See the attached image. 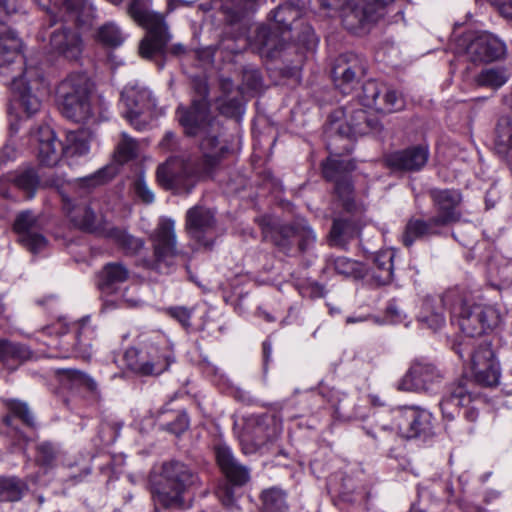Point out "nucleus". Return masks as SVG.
Segmentation results:
<instances>
[{
  "label": "nucleus",
  "mask_w": 512,
  "mask_h": 512,
  "mask_svg": "<svg viewBox=\"0 0 512 512\" xmlns=\"http://www.w3.org/2000/svg\"><path fill=\"white\" fill-rule=\"evenodd\" d=\"M436 214L427 220L411 218L403 234V244L410 247L416 239L440 236L442 229L460 221L462 194L456 189L432 188L428 192Z\"/></svg>",
  "instance_id": "7ed1b4c3"
},
{
  "label": "nucleus",
  "mask_w": 512,
  "mask_h": 512,
  "mask_svg": "<svg viewBox=\"0 0 512 512\" xmlns=\"http://www.w3.org/2000/svg\"><path fill=\"white\" fill-rule=\"evenodd\" d=\"M174 225L171 219H160L151 237L154 258L148 263V267L161 274H169L180 255L176 247Z\"/></svg>",
  "instance_id": "f8f14e48"
},
{
  "label": "nucleus",
  "mask_w": 512,
  "mask_h": 512,
  "mask_svg": "<svg viewBox=\"0 0 512 512\" xmlns=\"http://www.w3.org/2000/svg\"><path fill=\"white\" fill-rule=\"evenodd\" d=\"M8 409L9 412L19 418L27 427H35L34 416L26 403L12 400L8 403Z\"/></svg>",
  "instance_id": "13d9d810"
},
{
  "label": "nucleus",
  "mask_w": 512,
  "mask_h": 512,
  "mask_svg": "<svg viewBox=\"0 0 512 512\" xmlns=\"http://www.w3.org/2000/svg\"><path fill=\"white\" fill-rule=\"evenodd\" d=\"M301 11L293 4L286 3L279 5L273 11V19L277 25L275 28L286 33L292 29V24L299 19Z\"/></svg>",
  "instance_id": "37998d69"
},
{
  "label": "nucleus",
  "mask_w": 512,
  "mask_h": 512,
  "mask_svg": "<svg viewBox=\"0 0 512 512\" xmlns=\"http://www.w3.org/2000/svg\"><path fill=\"white\" fill-rule=\"evenodd\" d=\"M429 156L428 146L417 144L389 153L385 157V162L395 171L418 172L425 167Z\"/></svg>",
  "instance_id": "b1692460"
},
{
  "label": "nucleus",
  "mask_w": 512,
  "mask_h": 512,
  "mask_svg": "<svg viewBox=\"0 0 512 512\" xmlns=\"http://www.w3.org/2000/svg\"><path fill=\"white\" fill-rule=\"evenodd\" d=\"M380 7L367 2L356 3L344 13L343 24L351 31L364 28L366 24L377 21L381 16Z\"/></svg>",
  "instance_id": "7c9ffc66"
},
{
  "label": "nucleus",
  "mask_w": 512,
  "mask_h": 512,
  "mask_svg": "<svg viewBox=\"0 0 512 512\" xmlns=\"http://www.w3.org/2000/svg\"><path fill=\"white\" fill-rule=\"evenodd\" d=\"M135 193L137 196L146 204H150L154 201V194L148 188L146 182L142 178H138L135 183Z\"/></svg>",
  "instance_id": "0e129e2a"
},
{
  "label": "nucleus",
  "mask_w": 512,
  "mask_h": 512,
  "mask_svg": "<svg viewBox=\"0 0 512 512\" xmlns=\"http://www.w3.org/2000/svg\"><path fill=\"white\" fill-rule=\"evenodd\" d=\"M480 400V392L475 390L474 383L468 378H462L447 388L440 408L443 416L450 420L455 418L461 408H465L464 417L470 422H475L479 416L475 404Z\"/></svg>",
  "instance_id": "9b49d317"
},
{
  "label": "nucleus",
  "mask_w": 512,
  "mask_h": 512,
  "mask_svg": "<svg viewBox=\"0 0 512 512\" xmlns=\"http://www.w3.org/2000/svg\"><path fill=\"white\" fill-rule=\"evenodd\" d=\"M215 227L216 218L211 209L196 205L186 212L185 229L189 237L207 250L213 247Z\"/></svg>",
  "instance_id": "aec40b11"
},
{
  "label": "nucleus",
  "mask_w": 512,
  "mask_h": 512,
  "mask_svg": "<svg viewBox=\"0 0 512 512\" xmlns=\"http://www.w3.org/2000/svg\"><path fill=\"white\" fill-rule=\"evenodd\" d=\"M63 154L69 156H81L89 151V144L84 138V133L70 131L66 137V144H63Z\"/></svg>",
  "instance_id": "de8ad7c7"
},
{
  "label": "nucleus",
  "mask_w": 512,
  "mask_h": 512,
  "mask_svg": "<svg viewBox=\"0 0 512 512\" xmlns=\"http://www.w3.org/2000/svg\"><path fill=\"white\" fill-rule=\"evenodd\" d=\"M225 27L216 44L218 50L237 54L242 50L237 44L246 34V26L242 23L245 8L242 0H224L221 5Z\"/></svg>",
  "instance_id": "4468645a"
},
{
  "label": "nucleus",
  "mask_w": 512,
  "mask_h": 512,
  "mask_svg": "<svg viewBox=\"0 0 512 512\" xmlns=\"http://www.w3.org/2000/svg\"><path fill=\"white\" fill-rule=\"evenodd\" d=\"M151 0H131L126 12L139 26L146 30L145 37L140 41L139 50L144 57L163 53L172 36L162 14L151 11Z\"/></svg>",
  "instance_id": "39448f33"
},
{
  "label": "nucleus",
  "mask_w": 512,
  "mask_h": 512,
  "mask_svg": "<svg viewBox=\"0 0 512 512\" xmlns=\"http://www.w3.org/2000/svg\"><path fill=\"white\" fill-rule=\"evenodd\" d=\"M271 242L277 250L289 257H298L313 251L317 235L306 219H295L282 224L273 232Z\"/></svg>",
  "instance_id": "6e6552de"
},
{
  "label": "nucleus",
  "mask_w": 512,
  "mask_h": 512,
  "mask_svg": "<svg viewBox=\"0 0 512 512\" xmlns=\"http://www.w3.org/2000/svg\"><path fill=\"white\" fill-rule=\"evenodd\" d=\"M261 501L263 512H287L289 509L286 492L278 487L264 490Z\"/></svg>",
  "instance_id": "a19ab883"
},
{
  "label": "nucleus",
  "mask_w": 512,
  "mask_h": 512,
  "mask_svg": "<svg viewBox=\"0 0 512 512\" xmlns=\"http://www.w3.org/2000/svg\"><path fill=\"white\" fill-rule=\"evenodd\" d=\"M398 433L407 439L433 435L432 414L415 406L399 407L393 411Z\"/></svg>",
  "instance_id": "a211bd4d"
},
{
  "label": "nucleus",
  "mask_w": 512,
  "mask_h": 512,
  "mask_svg": "<svg viewBox=\"0 0 512 512\" xmlns=\"http://www.w3.org/2000/svg\"><path fill=\"white\" fill-rule=\"evenodd\" d=\"M257 223L259 224V226L262 229L264 238L269 239L270 241H271V236H272L273 232L278 230L279 226H280V225L276 226L273 222V219L268 215H264V216H261L260 218H258Z\"/></svg>",
  "instance_id": "774afa93"
},
{
  "label": "nucleus",
  "mask_w": 512,
  "mask_h": 512,
  "mask_svg": "<svg viewBox=\"0 0 512 512\" xmlns=\"http://www.w3.org/2000/svg\"><path fill=\"white\" fill-rule=\"evenodd\" d=\"M106 237L114 240L127 255H135L144 247L142 239L134 237L118 227H110L106 232Z\"/></svg>",
  "instance_id": "ea45409f"
},
{
  "label": "nucleus",
  "mask_w": 512,
  "mask_h": 512,
  "mask_svg": "<svg viewBox=\"0 0 512 512\" xmlns=\"http://www.w3.org/2000/svg\"><path fill=\"white\" fill-rule=\"evenodd\" d=\"M328 144L330 156L321 163L322 175L327 181L334 182V191L341 201L343 208L347 212H352L356 208L354 201V187L351 180V173L356 169L355 161L342 158L343 153L349 154L353 150L352 143L343 146V152L333 151Z\"/></svg>",
  "instance_id": "423d86ee"
},
{
  "label": "nucleus",
  "mask_w": 512,
  "mask_h": 512,
  "mask_svg": "<svg viewBox=\"0 0 512 512\" xmlns=\"http://www.w3.org/2000/svg\"><path fill=\"white\" fill-rule=\"evenodd\" d=\"M33 358V352L24 344L0 338V362L15 370L23 362Z\"/></svg>",
  "instance_id": "f704fd0d"
},
{
  "label": "nucleus",
  "mask_w": 512,
  "mask_h": 512,
  "mask_svg": "<svg viewBox=\"0 0 512 512\" xmlns=\"http://www.w3.org/2000/svg\"><path fill=\"white\" fill-rule=\"evenodd\" d=\"M168 45V43L166 44ZM167 53H170L171 55L173 56H181V55H184L186 53V48L184 45L180 44V43H177V44H174L172 45L169 49L167 48V46H165V50L163 51V53H158V54H155L151 57H144L140 52V56L144 59H148V60H156L158 58L161 59V62L158 63V66L160 68H162L164 66V58L166 56Z\"/></svg>",
  "instance_id": "680f3d73"
},
{
  "label": "nucleus",
  "mask_w": 512,
  "mask_h": 512,
  "mask_svg": "<svg viewBox=\"0 0 512 512\" xmlns=\"http://www.w3.org/2000/svg\"><path fill=\"white\" fill-rule=\"evenodd\" d=\"M452 319L468 337L481 336L500 323V314L490 305L476 303L470 298H460L452 308Z\"/></svg>",
  "instance_id": "0eeeda50"
},
{
  "label": "nucleus",
  "mask_w": 512,
  "mask_h": 512,
  "mask_svg": "<svg viewBox=\"0 0 512 512\" xmlns=\"http://www.w3.org/2000/svg\"><path fill=\"white\" fill-rule=\"evenodd\" d=\"M16 187L26 194L27 199L35 196L40 185V179L37 172L33 168L25 169L19 172L13 179Z\"/></svg>",
  "instance_id": "49530a36"
},
{
  "label": "nucleus",
  "mask_w": 512,
  "mask_h": 512,
  "mask_svg": "<svg viewBox=\"0 0 512 512\" xmlns=\"http://www.w3.org/2000/svg\"><path fill=\"white\" fill-rule=\"evenodd\" d=\"M58 450L50 441H43L36 445V464L43 467H50L57 458Z\"/></svg>",
  "instance_id": "864d4df0"
},
{
  "label": "nucleus",
  "mask_w": 512,
  "mask_h": 512,
  "mask_svg": "<svg viewBox=\"0 0 512 512\" xmlns=\"http://www.w3.org/2000/svg\"><path fill=\"white\" fill-rule=\"evenodd\" d=\"M21 40L13 30L0 32V69L5 68L14 71L12 67L18 63L22 65V55L20 53ZM21 70V66H19Z\"/></svg>",
  "instance_id": "2f4dec72"
},
{
  "label": "nucleus",
  "mask_w": 512,
  "mask_h": 512,
  "mask_svg": "<svg viewBox=\"0 0 512 512\" xmlns=\"http://www.w3.org/2000/svg\"><path fill=\"white\" fill-rule=\"evenodd\" d=\"M334 270L344 276L358 277L361 274L360 265L346 257H337L331 260Z\"/></svg>",
  "instance_id": "4d7b16f0"
},
{
  "label": "nucleus",
  "mask_w": 512,
  "mask_h": 512,
  "mask_svg": "<svg viewBox=\"0 0 512 512\" xmlns=\"http://www.w3.org/2000/svg\"><path fill=\"white\" fill-rule=\"evenodd\" d=\"M393 259L391 251H381L373 257L372 275L379 285H387L392 281Z\"/></svg>",
  "instance_id": "58836bf2"
},
{
  "label": "nucleus",
  "mask_w": 512,
  "mask_h": 512,
  "mask_svg": "<svg viewBox=\"0 0 512 512\" xmlns=\"http://www.w3.org/2000/svg\"><path fill=\"white\" fill-rule=\"evenodd\" d=\"M71 222L81 229L89 233H97L106 237V232L110 227L102 214H97L90 206H76L69 211Z\"/></svg>",
  "instance_id": "c756f323"
},
{
  "label": "nucleus",
  "mask_w": 512,
  "mask_h": 512,
  "mask_svg": "<svg viewBox=\"0 0 512 512\" xmlns=\"http://www.w3.org/2000/svg\"><path fill=\"white\" fill-rule=\"evenodd\" d=\"M129 269L121 262H109L105 264L98 274V288L103 293H112L118 286L128 280Z\"/></svg>",
  "instance_id": "473e14b6"
},
{
  "label": "nucleus",
  "mask_w": 512,
  "mask_h": 512,
  "mask_svg": "<svg viewBox=\"0 0 512 512\" xmlns=\"http://www.w3.org/2000/svg\"><path fill=\"white\" fill-rule=\"evenodd\" d=\"M456 53L475 64L490 63L503 59L507 53V46L492 33L470 32L456 40Z\"/></svg>",
  "instance_id": "1a4fd4ad"
},
{
  "label": "nucleus",
  "mask_w": 512,
  "mask_h": 512,
  "mask_svg": "<svg viewBox=\"0 0 512 512\" xmlns=\"http://www.w3.org/2000/svg\"><path fill=\"white\" fill-rule=\"evenodd\" d=\"M508 80L507 72L501 67H490L482 69L475 77L478 86L490 89H499Z\"/></svg>",
  "instance_id": "c03bdc74"
},
{
  "label": "nucleus",
  "mask_w": 512,
  "mask_h": 512,
  "mask_svg": "<svg viewBox=\"0 0 512 512\" xmlns=\"http://www.w3.org/2000/svg\"><path fill=\"white\" fill-rule=\"evenodd\" d=\"M28 491V484L21 478L0 476V502H18Z\"/></svg>",
  "instance_id": "4c0bfd02"
},
{
  "label": "nucleus",
  "mask_w": 512,
  "mask_h": 512,
  "mask_svg": "<svg viewBox=\"0 0 512 512\" xmlns=\"http://www.w3.org/2000/svg\"><path fill=\"white\" fill-rule=\"evenodd\" d=\"M12 89L18 94V102L27 116L36 114L42 102L38 95L44 88V76L42 71L35 67H27L23 73L11 75Z\"/></svg>",
  "instance_id": "2eb2a0df"
},
{
  "label": "nucleus",
  "mask_w": 512,
  "mask_h": 512,
  "mask_svg": "<svg viewBox=\"0 0 512 512\" xmlns=\"http://www.w3.org/2000/svg\"><path fill=\"white\" fill-rule=\"evenodd\" d=\"M243 82L250 89H258L262 83L260 72L256 69H245L243 72Z\"/></svg>",
  "instance_id": "69168bd1"
},
{
  "label": "nucleus",
  "mask_w": 512,
  "mask_h": 512,
  "mask_svg": "<svg viewBox=\"0 0 512 512\" xmlns=\"http://www.w3.org/2000/svg\"><path fill=\"white\" fill-rule=\"evenodd\" d=\"M167 313L172 318L176 319L183 327L189 328L191 326L190 319L192 316V310L178 306L168 308Z\"/></svg>",
  "instance_id": "052dcab7"
},
{
  "label": "nucleus",
  "mask_w": 512,
  "mask_h": 512,
  "mask_svg": "<svg viewBox=\"0 0 512 512\" xmlns=\"http://www.w3.org/2000/svg\"><path fill=\"white\" fill-rule=\"evenodd\" d=\"M207 94V88L200 86L199 96L194 98L189 106L179 105L175 116L184 134L198 140L202 152V158L197 164L198 172L211 176L228 153V146L219 140L222 136V126L211 114Z\"/></svg>",
  "instance_id": "f257e3e1"
},
{
  "label": "nucleus",
  "mask_w": 512,
  "mask_h": 512,
  "mask_svg": "<svg viewBox=\"0 0 512 512\" xmlns=\"http://www.w3.org/2000/svg\"><path fill=\"white\" fill-rule=\"evenodd\" d=\"M217 497L226 507H232L235 502L234 490L229 484L220 486L216 491Z\"/></svg>",
  "instance_id": "338daca9"
},
{
  "label": "nucleus",
  "mask_w": 512,
  "mask_h": 512,
  "mask_svg": "<svg viewBox=\"0 0 512 512\" xmlns=\"http://www.w3.org/2000/svg\"><path fill=\"white\" fill-rule=\"evenodd\" d=\"M49 53L64 58L69 62H78L84 50V42L80 33L71 26L57 24L50 20Z\"/></svg>",
  "instance_id": "f3484780"
},
{
  "label": "nucleus",
  "mask_w": 512,
  "mask_h": 512,
  "mask_svg": "<svg viewBox=\"0 0 512 512\" xmlns=\"http://www.w3.org/2000/svg\"><path fill=\"white\" fill-rule=\"evenodd\" d=\"M35 138L38 142L37 158L41 165L52 167L63 154V143L56 138L49 126L40 127Z\"/></svg>",
  "instance_id": "cd10ccee"
},
{
  "label": "nucleus",
  "mask_w": 512,
  "mask_h": 512,
  "mask_svg": "<svg viewBox=\"0 0 512 512\" xmlns=\"http://www.w3.org/2000/svg\"><path fill=\"white\" fill-rule=\"evenodd\" d=\"M91 92L92 83L86 74H69L56 90L62 115L76 123H87L93 117Z\"/></svg>",
  "instance_id": "20e7f679"
},
{
  "label": "nucleus",
  "mask_w": 512,
  "mask_h": 512,
  "mask_svg": "<svg viewBox=\"0 0 512 512\" xmlns=\"http://www.w3.org/2000/svg\"><path fill=\"white\" fill-rule=\"evenodd\" d=\"M55 6L64 7L67 11L75 13V21L80 25L90 24L94 9L86 0H53Z\"/></svg>",
  "instance_id": "79ce46f5"
},
{
  "label": "nucleus",
  "mask_w": 512,
  "mask_h": 512,
  "mask_svg": "<svg viewBox=\"0 0 512 512\" xmlns=\"http://www.w3.org/2000/svg\"><path fill=\"white\" fill-rule=\"evenodd\" d=\"M179 166V161L168 160L157 168V181L162 187L165 189H173L181 184V178L177 171Z\"/></svg>",
  "instance_id": "a18cd8bd"
},
{
  "label": "nucleus",
  "mask_w": 512,
  "mask_h": 512,
  "mask_svg": "<svg viewBox=\"0 0 512 512\" xmlns=\"http://www.w3.org/2000/svg\"><path fill=\"white\" fill-rule=\"evenodd\" d=\"M128 368L141 376H158L167 371L175 357L168 346L146 344L142 349L129 348L124 355Z\"/></svg>",
  "instance_id": "9d476101"
},
{
  "label": "nucleus",
  "mask_w": 512,
  "mask_h": 512,
  "mask_svg": "<svg viewBox=\"0 0 512 512\" xmlns=\"http://www.w3.org/2000/svg\"><path fill=\"white\" fill-rule=\"evenodd\" d=\"M454 296V293L449 292L443 296L426 297L418 316L419 322L434 331L442 328L445 324V306L454 299Z\"/></svg>",
  "instance_id": "c85d7f7f"
},
{
  "label": "nucleus",
  "mask_w": 512,
  "mask_h": 512,
  "mask_svg": "<svg viewBox=\"0 0 512 512\" xmlns=\"http://www.w3.org/2000/svg\"><path fill=\"white\" fill-rule=\"evenodd\" d=\"M494 148L502 159L512 164V115H504L497 120Z\"/></svg>",
  "instance_id": "72a5a7b5"
},
{
  "label": "nucleus",
  "mask_w": 512,
  "mask_h": 512,
  "mask_svg": "<svg viewBox=\"0 0 512 512\" xmlns=\"http://www.w3.org/2000/svg\"><path fill=\"white\" fill-rule=\"evenodd\" d=\"M18 150L12 140H8L0 150V167L16 159Z\"/></svg>",
  "instance_id": "e2e57ef3"
},
{
  "label": "nucleus",
  "mask_w": 512,
  "mask_h": 512,
  "mask_svg": "<svg viewBox=\"0 0 512 512\" xmlns=\"http://www.w3.org/2000/svg\"><path fill=\"white\" fill-rule=\"evenodd\" d=\"M121 100L126 108L124 117L136 130H144L148 121L144 116L151 106V94L147 89L126 86L121 93Z\"/></svg>",
  "instance_id": "4be33fe9"
},
{
  "label": "nucleus",
  "mask_w": 512,
  "mask_h": 512,
  "mask_svg": "<svg viewBox=\"0 0 512 512\" xmlns=\"http://www.w3.org/2000/svg\"><path fill=\"white\" fill-rule=\"evenodd\" d=\"M121 136L122 139L118 143L115 157L119 163L123 164L137 156L138 144L125 132Z\"/></svg>",
  "instance_id": "3c124183"
},
{
  "label": "nucleus",
  "mask_w": 512,
  "mask_h": 512,
  "mask_svg": "<svg viewBox=\"0 0 512 512\" xmlns=\"http://www.w3.org/2000/svg\"><path fill=\"white\" fill-rule=\"evenodd\" d=\"M383 90H385L383 102L379 103L378 110L391 113L401 110L404 107L405 102L401 94H399L396 90L389 88L383 87Z\"/></svg>",
  "instance_id": "6e6d98bb"
},
{
  "label": "nucleus",
  "mask_w": 512,
  "mask_h": 512,
  "mask_svg": "<svg viewBox=\"0 0 512 512\" xmlns=\"http://www.w3.org/2000/svg\"><path fill=\"white\" fill-rule=\"evenodd\" d=\"M365 73L364 61L353 53L339 56L331 71L335 86L343 94L351 93Z\"/></svg>",
  "instance_id": "412c9836"
},
{
  "label": "nucleus",
  "mask_w": 512,
  "mask_h": 512,
  "mask_svg": "<svg viewBox=\"0 0 512 512\" xmlns=\"http://www.w3.org/2000/svg\"><path fill=\"white\" fill-rule=\"evenodd\" d=\"M338 113L344 114L346 120L345 122L330 121L326 131L333 135V141H336L338 138L350 139L370 133L378 134L383 129L379 118L364 109L339 111Z\"/></svg>",
  "instance_id": "ddd939ff"
},
{
  "label": "nucleus",
  "mask_w": 512,
  "mask_h": 512,
  "mask_svg": "<svg viewBox=\"0 0 512 512\" xmlns=\"http://www.w3.org/2000/svg\"><path fill=\"white\" fill-rule=\"evenodd\" d=\"M278 435V428L272 415H253L245 420L240 441L245 453L256 452Z\"/></svg>",
  "instance_id": "dca6fc26"
},
{
  "label": "nucleus",
  "mask_w": 512,
  "mask_h": 512,
  "mask_svg": "<svg viewBox=\"0 0 512 512\" xmlns=\"http://www.w3.org/2000/svg\"><path fill=\"white\" fill-rule=\"evenodd\" d=\"M359 233L360 229L355 222L349 219L335 218L329 233L330 243L343 247L350 240L358 237Z\"/></svg>",
  "instance_id": "e433bc0d"
},
{
  "label": "nucleus",
  "mask_w": 512,
  "mask_h": 512,
  "mask_svg": "<svg viewBox=\"0 0 512 512\" xmlns=\"http://www.w3.org/2000/svg\"><path fill=\"white\" fill-rule=\"evenodd\" d=\"M97 39L102 44L111 47H117L123 42L121 31L113 23L102 25L97 31Z\"/></svg>",
  "instance_id": "603ef678"
},
{
  "label": "nucleus",
  "mask_w": 512,
  "mask_h": 512,
  "mask_svg": "<svg viewBox=\"0 0 512 512\" xmlns=\"http://www.w3.org/2000/svg\"><path fill=\"white\" fill-rule=\"evenodd\" d=\"M284 34L275 27L262 25L256 29L249 44L262 58L272 60L279 56L287 44Z\"/></svg>",
  "instance_id": "a878e982"
},
{
  "label": "nucleus",
  "mask_w": 512,
  "mask_h": 512,
  "mask_svg": "<svg viewBox=\"0 0 512 512\" xmlns=\"http://www.w3.org/2000/svg\"><path fill=\"white\" fill-rule=\"evenodd\" d=\"M383 91V87L377 82L370 80L362 85L361 93L358 94L359 101L364 107H373L378 110L379 95Z\"/></svg>",
  "instance_id": "09e8293b"
},
{
  "label": "nucleus",
  "mask_w": 512,
  "mask_h": 512,
  "mask_svg": "<svg viewBox=\"0 0 512 512\" xmlns=\"http://www.w3.org/2000/svg\"><path fill=\"white\" fill-rule=\"evenodd\" d=\"M474 385L491 387L498 384L500 371L494 359V352L488 343L480 344L471 354Z\"/></svg>",
  "instance_id": "5701e85b"
},
{
  "label": "nucleus",
  "mask_w": 512,
  "mask_h": 512,
  "mask_svg": "<svg viewBox=\"0 0 512 512\" xmlns=\"http://www.w3.org/2000/svg\"><path fill=\"white\" fill-rule=\"evenodd\" d=\"M88 318H83L79 322V328L75 336V343L73 347L70 349L68 347H64L62 345L60 347L61 352L59 354L49 353L46 354L47 357H69L70 354H74L77 357L89 358L90 357V348H91V335L93 334V330L87 325Z\"/></svg>",
  "instance_id": "c9c22d12"
},
{
  "label": "nucleus",
  "mask_w": 512,
  "mask_h": 512,
  "mask_svg": "<svg viewBox=\"0 0 512 512\" xmlns=\"http://www.w3.org/2000/svg\"><path fill=\"white\" fill-rule=\"evenodd\" d=\"M189 427V419L185 412H179L174 421L167 423L165 429L175 435H180Z\"/></svg>",
  "instance_id": "bf43d9fd"
},
{
  "label": "nucleus",
  "mask_w": 512,
  "mask_h": 512,
  "mask_svg": "<svg viewBox=\"0 0 512 512\" xmlns=\"http://www.w3.org/2000/svg\"><path fill=\"white\" fill-rule=\"evenodd\" d=\"M201 484L196 470L188 464L172 459L162 463L160 473L151 478V493L156 506L164 509L189 508L185 496ZM154 512H160L155 507Z\"/></svg>",
  "instance_id": "f03ea898"
},
{
  "label": "nucleus",
  "mask_w": 512,
  "mask_h": 512,
  "mask_svg": "<svg viewBox=\"0 0 512 512\" xmlns=\"http://www.w3.org/2000/svg\"><path fill=\"white\" fill-rule=\"evenodd\" d=\"M59 372L63 373L68 380L72 381L73 384L82 386L91 393H97L98 385L88 374L76 369H63Z\"/></svg>",
  "instance_id": "5fc2aeb1"
},
{
  "label": "nucleus",
  "mask_w": 512,
  "mask_h": 512,
  "mask_svg": "<svg viewBox=\"0 0 512 512\" xmlns=\"http://www.w3.org/2000/svg\"><path fill=\"white\" fill-rule=\"evenodd\" d=\"M215 457L218 466L230 483L242 486L249 480V469L236 460L228 446L223 444L217 445L215 447Z\"/></svg>",
  "instance_id": "bb28decb"
},
{
  "label": "nucleus",
  "mask_w": 512,
  "mask_h": 512,
  "mask_svg": "<svg viewBox=\"0 0 512 512\" xmlns=\"http://www.w3.org/2000/svg\"><path fill=\"white\" fill-rule=\"evenodd\" d=\"M118 167L114 164L106 165L95 173L81 179L86 187H96L112 180L118 174Z\"/></svg>",
  "instance_id": "8fccbe9b"
},
{
  "label": "nucleus",
  "mask_w": 512,
  "mask_h": 512,
  "mask_svg": "<svg viewBox=\"0 0 512 512\" xmlns=\"http://www.w3.org/2000/svg\"><path fill=\"white\" fill-rule=\"evenodd\" d=\"M42 230V220L33 211L24 210L16 215L13 231L18 235V242L33 254L39 253L47 245Z\"/></svg>",
  "instance_id": "6ab92c4d"
},
{
  "label": "nucleus",
  "mask_w": 512,
  "mask_h": 512,
  "mask_svg": "<svg viewBox=\"0 0 512 512\" xmlns=\"http://www.w3.org/2000/svg\"><path fill=\"white\" fill-rule=\"evenodd\" d=\"M441 380L442 374L434 365L415 362L400 381L399 389L415 392L429 391Z\"/></svg>",
  "instance_id": "393cba45"
}]
</instances>
